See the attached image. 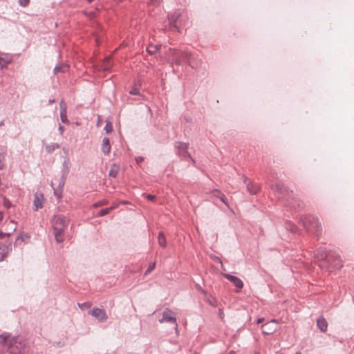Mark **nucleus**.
<instances>
[{
  "mask_svg": "<svg viewBox=\"0 0 354 354\" xmlns=\"http://www.w3.org/2000/svg\"><path fill=\"white\" fill-rule=\"evenodd\" d=\"M8 342V354H26L27 348L24 342H21L18 337L10 338V335L3 333L0 335V344L6 346Z\"/></svg>",
  "mask_w": 354,
  "mask_h": 354,
  "instance_id": "1",
  "label": "nucleus"
},
{
  "mask_svg": "<svg viewBox=\"0 0 354 354\" xmlns=\"http://www.w3.org/2000/svg\"><path fill=\"white\" fill-rule=\"evenodd\" d=\"M172 64L180 65L183 62H187L192 68L195 66L192 62V55L187 50L170 49Z\"/></svg>",
  "mask_w": 354,
  "mask_h": 354,
  "instance_id": "2",
  "label": "nucleus"
},
{
  "mask_svg": "<svg viewBox=\"0 0 354 354\" xmlns=\"http://www.w3.org/2000/svg\"><path fill=\"white\" fill-rule=\"evenodd\" d=\"M301 223L308 232L318 235L321 232V225L317 217L308 215L301 218Z\"/></svg>",
  "mask_w": 354,
  "mask_h": 354,
  "instance_id": "3",
  "label": "nucleus"
},
{
  "mask_svg": "<svg viewBox=\"0 0 354 354\" xmlns=\"http://www.w3.org/2000/svg\"><path fill=\"white\" fill-rule=\"evenodd\" d=\"M271 189L279 199L288 201L292 196V192H290L287 187L279 182L272 185Z\"/></svg>",
  "mask_w": 354,
  "mask_h": 354,
  "instance_id": "4",
  "label": "nucleus"
},
{
  "mask_svg": "<svg viewBox=\"0 0 354 354\" xmlns=\"http://www.w3.org/2000/svg\"><path fill=\"white\" fill-rule=\"evenodd\" d=\"M68 219L63 215H55L51 219L53 230H65L68 225Z\"/></svg>",
  "mask_w": 354,
  "mask_h": 354,
  "instance_id": "5",
  "label": "nucleus"
},
{
  "mask_svg": "<svg viewBox=\"0 0 354 354\" xmlns=\"http://www.w3.org/2000/svg\"><path fill=\"white\" fill-rule=\"evenodd\" d=\"M279 323L278 319H272L266 324H263L261 327L262 333L266 335H271L277 330V324Z\"/></svg>",
  "mask_w": 354,
  "mask_h": 354,
  "instance_id": "6",
  "label": "nucleus"
},
{
  "mask_svg": "<svg viewBox=\"0 0 354 354\" xmlns=\"http://www.w3.org/2000/svg\"><path fill=\"white\" fill-rule=\"evenodd\" d=\"M188 146V143L182 142H176L175 145L176 148L178 149V153L180 156L183 158H189L193 162H195V160L190 156L187 151Z\"/></svg>",
  "mask_w": 354,
  "mask_h": 354,
  "instance_id": "7",
  "label": "nucleus"
},
{
  "mask_svg": "<svg viewBox=\"0 0 354 354\" xmlns=\"http://www.w3.org/2000/svg\"><path fill=\"white\" fill-rule=\"evenodd\" d=\"M88 313L95 317L100 322H104L108 319L107 314L103 308H93Z\"/></svg>",
  "mask_w": 354,
  "mask_h": 354,
  "instance_id": "8",
  "label": "nucleus"
},
{
  "mask_svg": "<svg viewBox=\"0 0 354 354\" xmlns=\"http://www.w3.org/2000/svg\"><path fill=\"white\" fill-rule=\"evenodd\" d=\"M159 322L160 323H163V322L172 323V324H175L176 328L177 329L178 324L176 322V318L174 315V313L168 308H167L166 310H165L162 312V317L161 319H159Z\"/></svg>",
  "mask_w": 354,
  "mask_h": 354,
  "instance_id": "9",
  "label": "nucleus"
},
{
  "mask_svg": "<svg viewBox=\"0 0 354 354\" xmlns=\"http://www.w3.org/2000/svg\"><path fill=\"white\" fill-rule=\"evenodd\" d=\"M222 274L225 279L231 281L236 288H238V290L236 292H239L240 290L243 288V282L240 278L228 273H223Z\"/></svg>",
  "mask_w": 354,
  "mask_h": 354,
  "instance_id": "10",
  "label": "nucleus"
},
{
  "mask_svg": "<svg viewBox=\"0 0 354 354\" xmlns=\"http://www.w3.org/2000/svg\"><path fill=\"white\" fill-rule=\"evenodd\" d=\"M244 183L246 184L247 190L250 194H255L258 192L259 189L258 185L253 183L245 177L244 178Z\"/></svg>",
  "mask_w": 354,
  "mask_h": 354,
  "instance_id": "11",
  "label": "nucleus"
},
{
  "mask_svg": "<svg viewBox=\"0 0 354 354\" xmlns=\"http://www.w3.org/2000/svg\"><path fill=\"white\" fill-rule=\"evenodd\" d=\"M44 200V196L42 194L35 193L34 195V206L35 210H37L42 207V202Z\"/></svg>",
  "mask_w": 354,
  "mask_h": 354,
  "instance_id": "12",
  "label": "nucleus"
},
{
  "mask_svg": "<svg viewBox=\"0 0 354 354\" xmlns=\"http://www.w3.org/2000/svg\"><path fill=\"white\" fill-rule=\"evenodd\" d=\"M101 150L104 155H108L111 151V145L109 139L106 137L104 138L102 141Z\"/></svg>",
  "mask_w": 354,
  "mask_h": 354,
  "instance_id": "13",
  "label": "nucleus"
},
{
  "mask_svg": "<svg viewBox=\"0 0 354 354\" xmlns=\"http://www.w3.org/2000/svg\"><path fill=\"white\" fill-rule=\"evenodd\" d=\"M9 251V245L3 243H0V261H3V259L8 254Z\"/></svg>",
  "mask_w": 354,
  "mask_h": 354,
  "instance_id": "14",
  "label": "nucleus"
},
{
  "mask_svg": "<svg viewBox=\"0 0 354 354\" xmlns=\"http://www.w3.org/2000/svg\"><path fill=\"white\" fill-rule=\"evenodd\" d=\"M69 66L66 63H61L56 65L54 68L53 72L55 74L59 73H66L68 71Z\"/></svg>",
  "mask_w": 354,
  "mask_h": 354,
  "instance_id": "15",
  "label": "nucleus"
},
{
  "mask_svg": "<svg viewBox=\"0 0 354 354\" xmlns=\"http://www.w3.org/2000/svg\"><path fill=\"white\" fill-rule=\"evenodd\" d=\"M317 326L322 332H326L328 328V323L324 317H319L317 320Z\"/></svg>",
  "mask_w": 354,
  "mask_h": 354,
  "instance_id": "16",
  "label": "nucleus"
},
{
  "mask_svg": "<svg viewBox=\"0 0 354 354\" xmlns=\"http://www.w3.org/2000/svg\"><path fill=\"white\" fill-rule=\"evenodd\" d=\"M315 257L318 260H325L327 257L326 250L324 248H320L315 251Z\"/></svg>",
  "mask_w": 354,
  "mask_h": 354,
  "instance_id": "17",
  "label": "nucleus"
},
{
  "mask_svg": "<svg viewBox=\"0 0 354 354\" xmlns=\"http://www.w3.org/2000/svg\"><path fill=\"white\" fill-rule=\"evenodd\" d=\"M64 231L65 230H53L55 239L57 243H61L64 241Z\"/></svg>",
  "mask_w": 354,
  "mask_h": 354,
  "instance_id": "18",
  "label": "nucleus"
},
{
  "mask_svg": "<svg viewBox=\"0 0 354 354\" xmlns=\"http://www.w3.org/2000/svg\"><path fill=\"white\" fill-rule=\"evenodd\" d=\"M179 15H180L178 12H176L173 15H168V19L171 27H174V28L177 29L176 21L178 18Z\"/></svg>",
  "mask_w": 354,
  "mask_h": 354,
  "instance_id": "19",
  "label": "nucleus"
},
{
  "mask_svg": "<svg viewBox=\"0 0 354 354\" xmlns=\"http://www.w3.org/2000/svg\"><path fill=\"white\" fill-rule=\"evenodd\" d=\"M63 169H62V173H63V177L65 178L66 176L68 175L70 168H71V163L68 160H64L62 164Z\"/></svg>",
  "mask_w": 354,
  "mask_h": 354,
  "instance_id": "20",
  "label": "nucleus"
},
{
  "mask_svg": "<svg viewBox=\"0 0 354 354\" xmlns=\"http://www.w3.org/2000/svg\"><path fill=\"white\" fill-rule=\"evenodd\" d=\"M59 145L57 143H55V142L50 143V144L46 145V147H45L46 151L48 153H51L55 149H59Z\"/></svg>",
  "mask_w": 354,
  "mask_h": 354,
  "instance_id": "21",
  "label": "nucleus"
},
{
  "mask_svg": "<svg viewBox=\"0 0 354 354\" xmlns=\"http://www.w3.org/2000/svg\"><path fill=\"white\" fill-rule=\"evenodd\" d=\"M158 241V244L160 247L165 248L167 246V241H166V239L165 237L163 232H159Z\"/></svg>",
  "mask_w": 354,
  "mask_h": 354,
  "instance_id": "22",
  "label": "nucleus"
},
{
  "mask_svg": "<svg viewBox=\"0 0 354 354\" xmlns=\"http://www.w3.org/2000/svg\"><path fill=\"white\" fill-rule=\"evenodd\" d=\"M212 194L216 196V197H218V198H220V200L223 203H225V205H227V202L225 201V195L221 193L219 190L218 189H214L212 192Z\"/></svg>",
  "mask_w": 354,
  "mask_h": 354,
  "instance_id": "23",
  "label": "nucleus"
},
{
  "mask_svg": "<svg viewBox=\"0 0 354 354\" xmlns=\"http://www.w3.org/2000/svg\"><path fill=\"white\" fill-rule=\"evenodd\" d=\"M6 151L3 149L0 150V169H3L4 168V162L6 160Z\"/></svg>",
  "mask_w": 354,
  "mask_h": 354,
  "instance_id": "24",
  "label": "nucleus"
},
{
  "mask_svg": "<svg viewBox=\"0 0 354 354\" xmlns=\"http://www.w3.org/2000/svg\"><path fill=\"white\" fill-rule=\"evenodd\" d=\"M60 118L63 123L68 124L69 121L66 116V109L62 108V110H60Z\"/></svg>",
  "mask_w": 354,
  "mask_h": 354,
  "instance_id": "25",
  "label": "nucleus"
},
{
  "mask_svg": "<svg viewBox=\"0 0 354 354\" xmlns=\"http://www.w3.org/2000/svg\"><path fill=\"white\" fill-rule=\"evenodd\" d=\"M160 46L158 45H150L147 48V52L150 55H153L158 50Z\"/></svg>",
  "mask_w": 354,
  "mask_h": 354,
  "instance_id": "26",
  "label": "nucleus"
},
{
  "mask_svg": "<svg viewBox=\"0 0 354 354\" xmlns=\"http://www.w3.org/2000/svg\"><path fill=\"white\" fill-rule=\"evenodd\" d=\"M11 62V59L9 57H2L0 56V66L3 68Z\"/></svg>",
  "mask_w": 354,
  "mask_h": 354,
  "instance_id": "27",
  "label": "nucleus"
},
{
  "mask_svg": "<svg viewBox=\"0 0 354 354\" xmlns=\"http://www.w3.org/2000/svg\"><path fill=\"white\" fill-rule=\"evenodd\" d=\"M114 208V206H111L110 207H108V208H104V209H102L101 210L99 211V212L97 213V216H105L106 214H109V212L113 209Z\"/></svg>",
  "mask_w": 354,
  "mask_h": 354,
  "instance_id": "28",
  "label": "nucleus"
},
{
  "mask_svg": "<svg viewBox=\"0 0 354 354\" xmlns=\"http://www.w3.org/2000/svg\"><path fill=\"white\" fill-rule=\"evenodd\" d=\"M286 228L288 230L291 231L292 232H296V229H297L296 226L290 222H287L286 223Z\"/></svg>",
  "mask_w": 354,
  "mask_h": 354,
  "instance_id": "29",
  "label": "nucleus"
},
{
  "mask_svg": "<svg viewBox=\"0 0 354 354\" xmlns=\"http://www.w3.org/2000/svg\"><path fill=\"white\" fill-rule=\"evenodd\" d=\"M110 62H111L110 58L109 57L106 58V59L104 61V63L103 64V68H104V71L109 70V68L111 66V64Z\"/></svg>",
  "mask_w": 354,
  "mask_h": 354,
  "instance_id": "30",
  "label": "nucleus"
},
{
  "mask_svg": "<svg viewBox=\"0 0 354 354\" xmlns=\"http://www.w3.org/2000/svg\"><path fill=\"white\" fill-rule=\"evenodd\" d=\"M104 130L106 133H109L113 131V126L111 122H107L105 127Z\"/></svg>",
  "mask_w": 354,
  "mask_h": 354,
  "instance_id": "31",
  "label": "nucleus"
},
{
  "mask_svg": "<svg viewBox=\"0 0 354 354\" xmlns=\"http://www.w3.org/2000/svg\"><path fill=\"white\" fill-rule=\"evenodd\" d=\"M3 203L4 207L8 209L12 206L11 202L9 200H8L6 198L3 197Z\"/></svg>",
  "mask_w": 354,
  "mask_h": 354,
  "instance_id": "32",
  "label": "nucleus"
},
{
  "mask_svg": "<svg viewBox=\"0 0 354 354\" xmlns=\"http://www.w3.org/2000/svg\"><path fill=\"white\" fill-rule=\"evenodd\" d=\"M78 306L80 308H81L82 310L84 309V308H90L91 307V304L88 303V302H84V303H78Z\"/></svg>",
  "mask_w": 354,
  "mask_h": 354,
  "instance_id": "33",
  "label": "nucleus"
},
{
  "mask_svg": "<svg viewBox=\"0 0 354 354\" xmlns=\"http://www.w3.org/2000/svg\"><path fill=\"white\" fill-rule=\"evenodd\" d=\"M129 93L131 95H138L140 94V91L138 87L134 86L129 91Z\"/></svg>",
  "mask_w": 354,
  "mask_h": 354,
  "instance_id": "34",
  "label": "nucleus"
},
{
  "mask_svg": "<svg viewBox=\"0 0 354 354\" xmlns=\"http://www.w3.org/2000/svg\"><path fill=\"white\" fill-rule=\"evenodd\" d=\"M155 266H156L155 262L150 263L148 268L147 269V270L145 272V274H147L149 272H151L155 268Z\"/></svg>",
  "mask_w": 354,
  "mask_h": 354,
  "instance_id": "35",
  "label": "nucleus"
},
{
  "mask_svg": "<svg viewBox=\"0 0 354 354\" xmlns=\"http://www.w3.org/2000/svg\"><path fill=\"white\" fill-rule=\"evenodd\" d=\"M30 0H19V3L22 7H26L29 4Z\"/></svg>",
  "mask_w": 354,
  "mask_h": 354,
  "instance_id": "36",
  "label": "nucleus"
},
{
  "mask_svg": "<svg viewBox=\"0 0 354 354\" xmlns=\"http://www.w3.org/2000/svg\"><path fill=\"white\" fill-rule=\"evenodd\" d=\"M118 171L113 169H111L109 171V176H112L113 178H115L117 176Z\"/></svg>",
  "mask_w": 354,
  "mask_h": 354,
  "instance_id": "37",
  "label": "nucleus"
},
{
  "mask_svg": "<svg viewBox=\"0 0 354 354\" xmlns=\"http://www.w3.org/2000/svg\"><path fill=\"white\" fill-rule=\"evenodd\" d=\"M146 198L149 200V201H154L155 198H156V196L154 195H152V194H146Z\"/></svg>",
  "mask_w": 354,
  "mask_h": 354,
  "instance_id": "38",
  "label": "nucleus"
},
{
  "mask_svg": "<svg viewBox=\"0 0 354 354\" xmlns=\"http://www.w3.org/2000/svg\"><path fill=\"white\" fill-rule=\"evenodd\" d=\"M144 158L142 156H138L135 158V160L137 164H140L142 161H143Z\"/></svg>",
  "mask_w": 354,
  "mask_h": 354,
  "instance_id": "39",
  "label": "nucleus"
},
{
  "mask_svg": "<svg viewBox=\"0 0 354 354\" xmlns=\"http://www.w3.org/2000/svg\"><path fill=\"white\" fill-rule=\"evenodd\" d=\"M149 2L153 5H159L161 2V0H149Z\"/></svg>",
  "mask_w": 354,
  "mask_h": 354,
  "instance_id": "40",
  "label": "nucleus"
},
{
  "mask_svg": "<svg viewBox=\"0 0 354 354\" xmlns=\"http://www.w3.org/2000/svg\"><path fill=\"white\" fill-rule=\"evenodd\" d=\"M59 106H60V110H62V108L66 109V104L64 103V100H61V102L59 103Z\"/></svg>",
  "mask_w": 354,
  "mask_h": 354,
  "instance_id": "41",
  "label": "nucleus"
},
{
  "mask_svg": "<svg viewBox=\"0 0 354 354\" xmlns=\"http://www.w3.org/2000/svg\"><path fill=\"white\" fill-rule=\"evenodd\" d=\"M58 129H59L60 134L62 135V133L64 132V127L62 125H59Z\"/></svg>",
  "mask_w": 354,
  "mask_h": 354,
  "instance_id": "42",
  "label": "nucleus"
},
{
  "mask_svg": "<svg viewBox=\"0 0 354 354\" xmlns=\"http://www.w3.org/2000/svg\"><path fill=\"white\" fill-rule=\"evenodd\" d=\"M215 260L222 265V261L219 257H215Z\"/></svg>",
  "mask_w": 354,
  "mask_h": 354,
  "instance_id": "43",
  "label": "nucleus"
},
{
  "mask_svg": "<svg viewBox=\"0 0 354 354\" xmlns=\"http://www.w3.org/2000/svg\"><path fill=\"white\" fill-rule=\"evenodd\" d=\"M263 320H264V319H263V318H259V319H257V324H260V323L263 322Z\"/></svg>",
  "mask_w": 354,
  "mask_h": 354,
  "instance_id": "44",
  "label": "nucleus"
},
{
  "mask_svg": "<svg viewBox=\"0 0 354 354\" xmlns=\"http://www.w3.org/2000/svg\"><path fill=\"white\" fill-rule=\"evenodd\" d=\"M3 218V213L1 212H0V223L2 221Z\"/></svg>",
  "mask_w": 354,
  "mask_h": 354,
  "instance_id": "45",
  "label": "nucleus"
},
{
  "mask_svg": "<svg viewBox=\"0 0 354 354\" xmlns=\"http://www.w3.org/2000/svg\"><path fill=\"white\" fill-rule=\"evenodd\" d=\"M64 181H62V183H60L59 184V186L60 187H64Z\"/></svg>",
  "mask_w": 354,
  "mask_h": 354,
  "instance_id": "46",
  "label": "nucleus"
},
{
  "mask_svg": "<svg viewBox=\"0 0 354 354\" xmlns=\"http://www.w3.org/2000/svg\"><path fill=\"white\" fill-rule=\"evenodd\" d=\"M54 102H55V100H54V99L50 100L48 101V103H49V104H52V103H54Z\"/></svg>",
  "mask_w": 354,
  "mask_h": 354,
  "instance_id": "47",
  "label": "nucleus"
},
{
  "mask_svg": "<svg viewBox=\"0 0 354 354\" xmlns=\"http://www.w3.org/2000/svg\"><path fill=\"white\" fill-rule=\"evenodd\" d=\"M228 354H236V352L234 351H230Z\"/></svg>",
  "mask_w": 354,
  "mask_h": 354,
  "instance_id": "48",
  "label": "nucleus"
},
{
  "mask_svg": "<svg viewBox=\"0 0 354 354\" xmlns=\"http://www.w3.org/2000/svg\"><path fill=\"white\" fill-rule=\"evenodd\" d=\"M221 268H222V270H225V268H224V266H223V264L221 265Z\"/></svg>",
  "mask_w": 354,
  "mask_h": 354,
  "instance_id": "49",
  "label": "nucleus"
},
{
  "mask_svg": "<svg viewBox=\"0 0 354 354\" xmlns=\"http://www.w3.org/2000/svg\"><path fill=\"white\" fill-rule=\"evenodd\" d=\"M88 2L91 3L92 2L93 0H86Z\"/></svg>",
  "mask_w": 354,
  "mask_h": 354,
  "instance_id": "50",
  "label": "nucleus"
},
{
  "mask_svg": "<svg viewBox=\"0 0 354 354\" xmlns=\"http://www.w3.org/2000/svg\"><path fill=\"white\" fill-rule=\"evenodd\" d=\"M295 354H301V353L300 351H298Z\"/></svg>",
  "mask_w": 354,
  "mask_h": 354,
  "instance_id": "51",
  "label": "nucleus"
},
{
  "mask_svg": "<svg viewBox=\"0 0 354 354\" xmlns=\"http://www.w3.org/2000/svg\"><path fill=\"white\" fill-rule=\"evenodd\" d=\"M342 263H340L339 265V267H342Z\"/></svg>",
  "mask_w": 354,
  "mask_h": 354,
  "instance_id": "52",
  "label": "nucleus"
},
{
  "mask_svg": "<svg viewBox=\"0 0 354 354\" xmlns=\"http://www.w3.org/2000/svg\"><path fill=\"white\" fill-rule=\"evenodd\" d=\"M254 354H260L259 352H255Z\"/></svg>",
  "mask_w": 354,
  "mask_h": 354,
  "instance_id": "53",
  "label": "nucleus"
}]
</instances>
